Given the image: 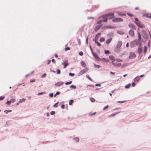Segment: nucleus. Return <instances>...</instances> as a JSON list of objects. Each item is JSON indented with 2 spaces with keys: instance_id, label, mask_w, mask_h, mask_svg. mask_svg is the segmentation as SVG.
<instances>
[{
  "instance_id": "obj_1",
  "label": "nucleus",
  "mask_w": 151,
  "mask_h": 151,
  "mask_svg": "<svg viewBox=\"0 0 151 151\" xmlns=\"http://www.w3.org/2000/svg\"><path fill=\"white\" fill-rule=\"evenodd\" d=\"M114 14L113 13H110L107 14V15L103 16L102 17L103 20H102V22L103 21L105 22H106L108 19H111L112 18L115 17L114 16Z\"/></svg>"
},
{
  "instance_id": "obj_2",
  "label": "nucleus",
  "mask_w": 151,
  "mask_h": 151,
  "mask_svg": "<svg viewBox=\"0 0 151 151\" xmlns=\"http://www.w3.org/2000/svg\"><path fill=\"white\" fill-rule=\"evenodd\" d=\"M135 20L136 21H135V22L138 27L142 28L143 27V26L141 24V22L140 21H138V20L137 18H136L135 19Z\"/></svg>"
},
{
  "instance_id": "obj_3",
  "label": "nucleus",
  "mask_w": 151,
  "mask_h": 151,
  "mask_svg": "<svg viewBox=\"0 0 151 151\" xmlns=\"http://www.w3.org/2000/svg\"><path fill=\"white\" fill-rule=\"evenodd\" d=\"M101 35V33H98L96 35V36L95 37V43H97V45L99 46H100L101 45L97 41V40H96V39L97 40L99 38V37Z\"/></svg>"
},
{
  "instance_id": "obj_4",
  "label": "nucleus",
  "mask_w": 151,
  "mask_h": 151,
  "mask_svg": "<svg viewBox=\"0 0 151 151\" xmlns=\"http://www.w3.org/2000/svg\"><path fill=\"white\" fill-rule=\"evenodd\" d=\"M136 56L134 52H131L129 53V59H132L135 58Z\"/></svg>"
},
{
  "instance_id": "obj_5",
  "label": "nucleus",
  "mask_w": 151,
  "mask_h": 151,
  "mask_svg": "<svg viewBox=\"0 0 151 151\" xmlns=\"http://www.w3.org/2000/svg\"><path fill=\"white\" fill-rule=\"evenodd\" d=\"M112 22H122L123 19L120 18H116L112 19Z\"/></svg>"
},
{
  "instance_id": "obj_6",
  "label": "nucleus",
  "mask_w": 151,
  "mask_h": 151,
  "mask_svg": "<svg viewBox=\"0 0 151 151\" xmlns=\"http://www.w3.org/2000/svg\"><path fill=\"white\" fill-rule=\"evenodd\" d=\"M111 63L113 65L115 66H121V63H117V61H116L115 60L112 61Z\"/></svg>"
},
{
  "instance_id": "obj_7",
  "label": "nucleus",
  "mask_w": 151,
  "mask_h": 151,
  "mask_svg": "<svg viewBox=\"0 0 151 151\" xmlns=\"http://www.w3.org/2000/svg\"><path fill=\"white\" fill-rule=\"evenodd\" d=\"M128 26L129 27L133 30H136V28L135 26L132 23H129V24Z\"/></svg>"
},
{
  "instance_id": "obj_8",
  "label": "nucleus",
  "mask_w": 151,
  "mask_h": 151,
  "mask_svg": "<svg viewBox=\"0 0 151 151\" xmlns=\"http://www.w3.org/2000/svg\"><path fill=\"white\" fill-rule=\"evenodd\" d=\"M129 34L131 36L133 37L134 36V31L132 30L131 29L129 31Z\"/></svg>"
},
{
  "instance_id": "obj_9",
  "label": "nucleus",
  "mask_w": 151,
  "mask_h": 151,
  "mask_svg": "<svg viewBox=\"0 0 151 151\" xmlns=\"http://www.w3.org/2000/svg\"><path fill=\"white\" fill-rule=\"evenodd\" d=\"M88 68H86L85 69H83L82 70H81L80 72V73L81 74H83L85 73L86 72H87L88 70Z\"/></svg>"
},
{
  "instance_id": "obj_10",
  "label": "nucleus",
  "mask_w": 151,
  "mask_h": 151,
  "mask_svg": "<svg viewBox=\"0 0 151 151\" xmlns=\"http://www.w3.org/2000/svg\"><path fill=\"white\" fill-rule=\"evenodd\" d=\"M122 45V42L121 41H119L117 44L116 47L118 48H119Z\"/></svg>"
},
{
  "instance_id": "obj_11",
  "label": "nucleus",
  "mask_w": 151,
  "mask_h": 151,
  "mask_svg": "<svg viewBox=\"0 0 151 151\" xmlns=\"http://www.w3.org/2000/svg\"><path fill=\"white\" fill-rule=\"evenodd\" d=\"M143 16L151 18V14L145 13L143 15Z\"/></svg>"
},
{
  "instance_id": "obj_12",
  "label": "nucleus",
  "mask_w": 151,
  "mask_h": 151,
  "mask_svg": "<svg viewBox=\"0 0 151 151\" xmlns=\"http://www.w3.org/2000/svg\"><path fill=\"white\" fill-rule=\"evenodd\" d=\"M62 64L64 65L63 68H65L68 64V61L67 60H65L64 62Z\"/></svg>"
},
{
  "instance_id": "obj_13",
  "label": "nucleus",
  "mask_w": 151,
  "mask_h": 151,
  "mask_svg": "<svg viewBox=\"0 0 151 151\" xmlns=\"http://www.w3.org/2000/svg\"><path fill=\"white\" fill-rule=\"evenodd\" d=\"M63 84V82L62 81L59 82H58L57 83L55 84V85L56 86H60L62 85V84Z\"/></svg>"
},
{
  "instance_id": "obj_14",
  "label": "nucleus",
  "mask_w": 151,
  "mask_h": 151,
  "mask_svg": "<svg viewBox=\"0 0 151 151\" xmlns=\"http://www.w3.org/2000/svg\"><path fill=\"white\" fill-rule=\"evenodd\" d=\"M93 56L95 58L98 60H100V58L98 57L96 53L93 54Z\"/></svg>"
},
{
  "instance_id": "obj_15",
  "label": "nucleus",
  "mask_w": 151,
  "mask_h": 151,
  "mask_svg": "<svg viewBox=\"0 0 151 151\" xmlns=\"http://www.w3.org/2000/svg\"><path fill=\"white\" fill-rule=\"evenodd\" d=\"M112 40V38H110L108 39L106 41V43L107 45H108L111 41Z\"/></svg>"
},
{
  "instance_id": "obj_16",
  "label": "nucleus",
  "mask_w": 151,
  "mask_h": 151,
  "mask_svg": "<svg viewBox=\"0 0 151 151\" xmlns=\"http://www.w3.org/2000/svg\"><path fill=\"white\" fill-rule=\"evenodd\" d=\"M102 26L101 25H99L96 26L95 28V30L96 31L98 30H99L101 27Z\"/></svg>"
},
{
  "instance_id": "obj_17",
  "label": "nucleus",
  "mask_w": 151,
  "mask_h": 151,
  "mask_svg": "<svg viewBox=\"0 0 151 151\" xmlns=\"http://www.w3.org/2000/svg\"><path fill=\"white\" fill-rule=\"evenodd\" d=\"M110 59L112 61L115 60V59L113 55H110L109 56Z\"/></svg>"
},
{
  "instance_id": "obj_18",
  "label": "nucleus",
  "mask_w": 151,
  "mask_h": 151,
  "mask_svg": "<svg viewBox=\"0 0 151 151\" xmlns=\"http://www.w3.org/2000/svg\"><path fill=\"white\" fill-rule=\"evenodd\" d=\"M81 65L83 67H85L86 66V64L84 61H82L81 62Z\"/></svg>"
},
{
  "instance_id": "obj_19",
  "label": "nucleus",
  "mask_w": 151,
  "mask_h": 151,
  "mask_svg": "<svg viewBox=\"0 0 151 151\" xmlns=\"http://www.w3.org/2000/svg\"><path fill=\"white\" fill-rule=\"evenodd\" d=\"M139 76H137L134 78V81L135 82H137L139 80Z\"/></svg>"
},
{
  "instance_id": "obj_20",
  "label": "nucleus",
  "mask_w": 151,
  "mask_h": 151,
  "mask_svg": "<svg viewBox=\"0 0 151 151\" xmlns=\"http://www.w3.org/2000/svg\"><path fill=\"white\" fill-rule=\"evenodd\" d=\"M102 60L104 61L105 62H109V60L106 58H103L102 59Z\"/></svg>"
},
{
  "instance_id": "obj_21",
  "label": "nucleus",
  "mask_w": 151,
  "mask_h": 151,
  "mask_svg": "<svg viewBox=\"0 0 151 151\" xmlns=\"http://www.w3.org/2000/svg\"><path fill=\"white\" fill-rule=\"evenodd\" d=\"M138 40L140 41L141 40V35L139 32H138Z\"/></svg>"
},
{
  "instance_id": "obj_22",
  "label": "nucleus",
  "mask_w": 151,
  "mask_h": 151,
  "mask_svg": "<svg viewBox=\"0 0 151 151\" xmlns=\"http://www.w3.org/2000/svg\"><path fill=\"white\" fill-rule=\"evenodd\" d=\"M105 40V39L104 37H102L100 38L99 41L100 42H104Z\"/></svg>"
},
{
  "instance_id": "obj_23",
  "label": "nucleus",
  "mask_w": 151,
  "mask_h": 151,
  "mask_svg": "<svg viewBox=\"0 0 151 151\" xmlns=\"http://www.w3.org/2000/svg\"><path fill=\"white\" fill-rule=\"evenodd\" d=\"M147 51V47L146 46H145L144 47V52L145 53Z\"/></svg>"
},
{
  "instance_id": "obj_24",
  "label": "nucleus",
  "mask_w": 151,
  "mask_h": 151,
  "mask_svg": "<svg viewBox=\"0 0 151 151\" xmlns=\"http://www.w3.org/2000/svg\"><path fill=\"white\" fill-rule=\"evenodd\" d=\"M130 86H131V84L130 83H129L128 85H126L125 86V88H129V87H130Z\"/></svg>"
},
{
  "instance_id": "obj_25",
  "label": "nucleus",
  "mask_w": 151,
  "mask_h": 151,
  "mask_svg": "<svg viewBox=\"0 0 151 151\" xmlns=\"http://www.w3.org/2000/svg\"><path fill=\"white\" fill-rule=\"evenodd\" d=\"M119 48H117L115 49V51L116 52H119L120 51Z\"/></svg>"
},
{
  "instance_id": "obj_26",
  "label": "nucleus",
  "mask_w": 151,
  "mask_h": 151,
  "mask_svg": "<svg viewBox=\"0 0 151 151\" xmlns=\"http://www.w3.org/2000/svg\"><path fill=\"white\" fill-rule=\"evenodd\" d=\"M73 100H71L69 101V105H71L73 103Z\"/></svg>"
},
{
  "instance_id": "obj_27",
  "label": "nucleus",
  "mask_w": 151,
  "mask_h": 151,
  "mask_svg": "<svg viewBox=\"0 0 151 151\" xmlns=\"http://www.w3.org/2000/svg\"><path fill=\"white\" fill-rule=\"evenodd\" d=\"M26 99H21L19 100V103H21L23 101H25V100Z\"/></svg>"
},
{
  "instance_id": "obj_28",
  "label": "nucleus",
  "mask_w": 151,
  "mask_h": 151,
  "mask_svg": "<svg viewBox=\"0 0 151 151\" xmlns=\"http://www.w3.org/2000/svg\"><path fill=\"white\" fill-rule=\"evenodd\" d=\"M90 100L92 102H94L95 101V100L93 98H90Z\"/></svg>"
},
{
  "instance_id": "obj_29",
  "label": "nucleus",
  "mask_w": 151,
  "mask_h": 151,
  "mask_svg": "<svg viewBox=\"0 0 151 151\" xmlns=\"http://www.w3.org/2000/svg\"><path fill=\"white\" fill-rule=\"evenodd\" d=\"M115 60L118 62H121L122 61V60L119 59H115Z\"/></svg>"
},
{
  "instance_id": "obj_30",
  "label": "nucleus",
  "mask_w": 151,
  "mask_h": 151,
  "mask_svg": "<svg viewBox=\"0 0 151 151\" xmlns=\"http://www.w3.org/2000/svg\"><path fill=\"white\" fill-rule=\"evenodd\" d=\"M15 101V99H14L13 98L10 100V101L12 103H14Z\"/></svg>"
},
{
  "instance_id": "obj_31",
  "label": "nucleus",
  "mask_w": 151,
  "mask_h": 151,
  "mask_svg": "<svg viewBox=\"0 0 151 151\" xmlns=\"http://www.w3.org/2000/svg\"><path fill=\"white\" fill-rule=\"evenodd\" d=\"M72 82V81H69V82H66L65 83V85H68V84H70Z\"/></svg>"
},
{
  "instance_id": "obj_32",
  "label": "nucleus",
  "mask_w": 151,
  "mask_h": 151,
  "mask_svg": "<svg viewBox=\"0 0 151 151\" xmlns=\"http://www.w3.org/2000/svg\"><path fill=\"white\" fill-rule=\"evenodd\" d=\"M70 88H73L74 89H75L76 88V87L75 86L73 85H71L70 86Z\"/></svg>"
},
{
  "instance_id": "obj_33",
  "label": "nucleus",
  "mask_w": 151,
  "mask_h": 151,
  "mask_svg": "<svg viewBox=\"0 0 151 151\" xmlns=\"http://www.w3.org/2000/svg\"><path fill=\"white\" fill-rule=\"evenodd\" d=\"M109 50H105V53L106 54H108L109 53Z\"/></svg>"
},
{
  "instance_id": "obj_34",
  "label": "nucleus",
  "mask_w": 151,
  "mask_h": 151,
  "mask_svg": "<svg viewBox=\"0 0 151 151\" xmlns=\"http://www.w3.org/2000/svg\"><path fill=\"white\" fill-rule=\"evenodd\" d=\"M117 113H113L112 114H111V115L109 116H115L116 114H117Z\"/></svg>"
},
{
  "instance_id": "obj_35",
  "label": "nucleus",
  "mask_w": 151,
  "mask_h": 151,
  "mask_svg": "<svg viewBox=\"0 0 151 151\" xmlns=\"http://www.w3.org/2000/svg\"><path fill=\"white\" fill-rule=\"evenodd\" d=\"M79 55L81 56H82L83 55V53L82 51H80L79 52Z\"/></svg>"
},
{
  "instance_id": "obj_36",
  "label": "nucleus",
  "mask_w": 151,
  "mask_h": 151,
  "mask_svg": "<svg viewBox=\"0 0 151 151\" xmlns=\"http://www.w3.org/2000/svg\"><path fill=\"white\" fill-rule=\"evenodd\" d=\"M55 112L54 111H52L50 113V114L52 115H54L55 114Z\"/></svg>"
},
{
  "instance_id": "obj_37",
  "label": "nucleus",
  "mask_w": 151,
  "mask_h": 151,
  "mask_svg": "<svg viewBox=\"0 0 151 151\" xmlns=\"http://www.w3.org/2000/svg\"><path fill=\"white\" fill-rule=\"evenodd\" d=\"M57 73L58 74H60V70L58 69L57 70Z\"/></svg>"
},
{
  "instance_id": "obj_38",
  "label": "nucleus",
  "mask_w": 151,
  "mask_h": 151,
  "mask_svg": "<svg viewBox=\"0 0 151 151\" xmlns=\"http://www.w3.org/2000/svg\"><path fill=\"white\" fill-rule=\"evenodd\" d=\"M60 94L59 92H57L54 95V97H55L57 95H59Z\"/></svg>"
},
{
  "instance_id": "obj_39",
  "label": "nucleus",
  "mask_w": 151,
  "mask_h": 151,
  "mask_svg": "<svg viewBox=\"0 0 151 151\" xmlns=\"http://www.w3.org/2000/svg\"><path fill=\"white\" fill-rule=\"evenodd\" d=\"M11 101H7L6 103V104L8 105H10V104H11Z\"/></svg>"
},
{
  "instance_id": "obj_40",
  "label": "nucleus",
  "mask_w": 151,
  "mask_h": 151,
  "mask_svg": "<svg viewBox=\"0 0 151 151\" xmlns=\"http://www.w3.org/2000/svg\"><path fill=\"white\" fill-rule=\"evenodd\" d=\"M58 102L55 104L53 106L54 107H56L58 106Z\"/></svg>"
},
{
  "instance_id": "obj_41",
  "label": "nucleus",
  "mask_w": 151,
  "mask_h": 151,
  "mask_svg": "<svg viewBox=\"0 0 151 151\" xmlns=\"http://www.w3.org/2000/svg\"><path fill=\"white\" fill-rule=\"evenodd\" d=\"M118 14L120 16H126V14H124L119 13Z\"/></svg>"
},
{
  "instance_id": "obj_42",
  "label": "nucleus",
  "mask_w": 151,
  "mask_h": 151,
  "mask_svg": "<svg viewBox=\"0 0 151 151\" xmlns=\"http://www.w3.org/2000/svg\"><path fill=\"white\" fill-rule=\"evenodd\" d=\"M35 79H31L30 80V82L31 83H32V82H35Z\"/></svg>"
},
{
  "instance_id": "obj_43",
  "label": "nucleus",
  "mask_w": 151,
  "mask_h": 151,
  "mask_svg": "<svg viewBox=\"0 0 151 151\" xmlns=\"http://www.w3.org/2000/svg\"><path fill=\"white\" fill-rule=\"evenodd\" d=\"M4 98V96H0V100H3Z\"/></svg>"
},
{
  "instance_id": "obj_44",
  "label": "nucleus",
  "mask_w": 151,
  "mask_h": 151,
  "mask_svg": "<svg viewBox=\"0 0 151 151\" xmlns=\"http://www.w3.org/2000/svg\"><path fill=\"white\" fill-rule=\"evenodd\" d=\"M127 14L128 15H129V16H130V17H133L134 16L133 14H129V13H127Z\"/></svg>"
},
{
  "instance_id": "obj_45",
  "label": "nucleus",
  "mask_w": 151,
  "mask_h": 151,
  "mask_svg": "<svg viewBox=\"0 0 151 151\" xmlns=\"http://www.w3.org/2000/svg\"><path fill=\"white\" fill-rule=\"evenodd\" d=\"M109 107V106L108 105L106 106H105L103 109V110H104L106 109H107Z\"/></svg>"
},
{
  "instance_id": "obj_46",
  "label": "nucleus",
  "mask_w": 151,
  "mask_h": 151,
  "mask_svg": "<svg viewBox=\"0 0 151 151\" xmlns=\"http://www.w3.org/2000/svg\"><path fill=\"white\" fill-rule=\"evenodd\" d=\"M95 67L97 68H99L100 67V66L99 65H96L95 64H94Z\"/></svg>"
},
{
  "instance_id": "obj_47",
  "label": "nucleus",
  "mask_w": 151,
  "mask_h": 151,
  "mask_svg": "<svg viewBox=\"0 0 151 151\" xmlns=\"http://www.w3.org/2000/svg\"><path fill=\"white\" fill-rule=\"evenodd\" d=\"M125 102V101H118V103H122Z\"/></svg>"
},
{
  "instance_id": "obj_48",
  "label": "nucleus",
  "mask_w": 151,
  "mask_h": 151,
  "mask_svg": "<svg viewBox=\"0 0 151 151\" xmlns=\"http://www.w3.org/2000/svg\"><path fill=\"white\" fill-rule=\"evenodd\" d=\"M74 139L77 142H78L79 140V138H76Z\"/></svg>"
},
{
  "instance_id": "obj_49",
  "label": "nucleus",
  "mask_w": 151,
  "mask_h": 151,
  "mask_svg": "<svg viewBox=\"0 0 151 151\" xmlns=\"http://www.w3.org/2000/svg\"><path fill=\"white\" fill-rule=\"evenodd\" d=\"M70 50V48L69 47H66L65 48V50L67 51V50Z\"/></svg>"
},
{
  "instance_id": "obj_50",
  "label": "nucleus",
  "mask_w": 151,
  "mask_h": 151,
  "mask_svg": "<svg viewBox=\"0 0 151 151\" xmlns=\"http://www.w3.org/2000/svg\"><path fill=\"white\" fill-rule=\"evenodd\" d=\"M74 73H69V75L71 76H74Z\"/></svg>"
},
{
  "instance_id": "obj_51",
  "label": "nucleus",
  "mask_w": 151,
  "mask_h": 151,
  "mask_svg": "<svg viewBox=\"0 0 151 151\" xmlns=\"http://www.w3.org/2000/svg\"><path fill=\"white\" fill-rule=\"evenodd\" d=\"M86 77L88 78L90 80H91V81H92V80L91 78L88 76H87Z\"/></svg>"
},
{
  "instance_id": "obj_52",
  "label": "nucleus",
  "mask_w": 151,
  "mask_h": 151,
  "mask_svg": "<svg viewBox=\"0 0 151 151\" xmlns=\"http://www.w3.org/2000/svg\"><path fill=\"white\" fill-rule=\"evenodd\" d=\"M46 76V74L45 73H44L43 75H42V77L44 78Z\"/></svg>"
},
{
  "instance_id": "obj_53",
  "label": "nucleus",
  "mask_w": 151,
  "mask_h": 151,
  "mask_svg": "<svg viewBox=\"0 0 151 151\" xmlns=\"http://www.w3.org/2000/svg\"><path fill=\"white\" fill-rule=\"evenodd\" d=\"M61 108L63 109H64L65 108V105H64V104H63V105H62L61 106Z\"/></svg>"
},
{
  "instance_id": "obj_54",
  "label": "nucleus",
  "mask_w": 151,
  "mask_h": 151,
  "mask_svg": "<svg viewBox=\"0 0 151 151\" xmlns=\"http://www.w3.org/2000/svg\"><path fill=\"white\" fill-rule=\"evenodd\" d=\"M132 86H133V87H134L135 86V83H132Z\"/></svg>"
},
{
  "instance_id": "obj_55",
  "label": "nucleus",
  "mask_w": 151,
  "mask_h": 151,
  "mask_svg": "<svg viewBox=\"0 0 151 151\" xmlns=\"http://www.w3.org/2000/svg\"><path fill=\"white\" fill-rule=\"evenodd\" d=\"M101 22H102V20H100V21H99L98 22H97V24H100L101 23Z\"/></svg>"
},
{
  "instance_id": "obj_56",
  "label": "nucleus",
  "mask_w": 151,
  "mask_h": 151,
  "mask_svg": "<svg viewBox=\"0 0 151 151\" xmlns=\"http://www.w3.org/2000/svg\"><path fill=\"white\" fill-rule=\"evenodd\" d=\"M106 27L107 28H110V29H111V28H113V27H112L111 26H107Z\"/></svg>"
},
{
  "instance_id": "obj_57",
  "label": "nucleus",
  "mask_w": 151,
  "mask_h": 151,
  "mask_svg": "<svg viewBox=\"0 0 151 151\" xmlns=\"http://www.w3.org/2000/svg\"><path fill=\"white\" fill-rule=\"evenodd\" d=\"M45 93V92H40V93H38V95H41V94H42L43 93Z\"/></svg>"
},
{
  "instance_id": "obj_58",
  "label": "nucleus",
  "mask_w": 151,
  "mask_h": 151,
  "mask_svg": "<svg viewBox=\"0 0 151 151\" xmlns=\"http://www.w3.org/2000/svg\"><path fill=\"white\" fill-rule=\"evenodd\" d=\"M49 95L50 97H52L53 96V94L52 93H50L49 94Z\"/></svg>"
},
{
  "instance_id": "obj_59",
  "label": "nucleus",
  "mask_w": 151,
  "mask_h": 151,
  "mask_svg": "<svg viewBox=\"0 0 151 151\" xmlns=\"http://www.w3.org/2000/svg\"><path fill=\"white\" fill-rule=\"evenodd\" d=\"M95 86H101V84H96L95 85Z\"/></svg>"
},
{
  "instance_id": "obj_60",
  "label": "nucleus",
  "mask_w": 151,
  "mask_h": 151,
  "mask_svg": "<svg viewBox=\"0 0 151 151\" xmlns=\"http://www.w3.org/2000/svg\"><path fill=\"white\" fill-rule=\"evenodd\" d=\"M50 62H51V60H49L47 61V64H49L50 63Z\"/></svg>"
},
{
  "instance_id": "obj_61",
  "label": "nucleus",
  "mask_w": 151,
  "mask_h": 151,
  "mask_svg": "<svg viewBox=\"0 0 151 151\" xmlns=\"http://www.w3.org/2000/svg\"><path fill=\"white\" fill-rule=\"evenodd\" d=\"M52 61L53 63H55V60L54 59H52Z\"/></svg>"
},
{
  "instance_id": "obj_62",
  "label": "nucleus",
  "mask_w": 151,
  "mask_h": 151,
  "mask_svg": "<svg viewBox=\"0 0 151 151\" xmlns=\"http://www.w3.org/2000/svg\"><path fill=\"white\" fill-rule=\"evenodd\" d=\"M87 86H89V87H94L93 86L91 85H88Z\"/></svg>"
},
{
  "instance_id": "obj_63",
  "label": "nucleus",
  "mask_w": 151,
  "mask_h": 151,
  "mask_svg": "<svg viewBox=\"0 0 151 151\" xmlns=\"http://www.w3.org/2000/svg\"><path fill=\"white\" fill-rule=\"evenodd\" d=\"M86 43L87 44L88 43V37H87L86 39Z\"/></svg>"
},
{
  "instance_id": "obj_64",
  "label": "nucleus",
  "mask_w": 151,
  "mask_h": 151,
  "mask_svg": "<svg viewBox=\"0 0 151 151\" xmlns=\"http://www.w3.org/2000/svg\"><path fill=\"white\" fill-rule=\"evenodd\" d=\"M110 73L111 74H112V75H113V74H115V73H114V72H112V71H111L110 72Z\"/></svg>"
}]
</instances>
